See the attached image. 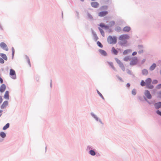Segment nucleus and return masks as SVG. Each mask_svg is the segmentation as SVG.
Masks as SVG:
<instances>
[{"label":"nucleus","instance_id":"obj_1","mask_svg":"<svg viewBox=\"0 0 161 161\" xmlns=\"http://www.w3.org/2000/svg\"><path fill=\"white\" fill-rule=\"evenodd\" d=\"M129 36L125 34L120 36L119 37V39L121 41V44H123L127 43L126 40L129 39Z\"/></svg>","mask_w":161,"mask_h":161},{"label":"nucleus","instance_id":"obj_2","mask_svg":"<svg viewBox=\"0 0 161 161\" xmlns=\"http://www.w3.org/2000/svg\"><path fill=\"white\" fill-rule=\"evenodd\" d=\"M117 38L115 36H109L107 39V41L110 44H115L117 42Z\"/></svg>","mask_w":161,"mask_h":161},{"label":"nucleus","instance_id":"obj_3","mask_svg":"<svg viewBox=\"0 0 161 161\" xmlns=\"http://www.w3.org/2000/svg\"><path fill=\"white\" fill-rule=\"evenodd\" d=\"M152 80L150 78H148L146 80V84L147 87L149 89H152L153 88V85H151Z\"/></svg>","mask_w":161,"mask_h":161},{"label":"nucleus","instance_id":"obj_4","mask_svg":"<svg viewBox=\"0 0 161 161\" xmlns=\"http://www.w3.org/2000/svg\"><path fill=\"white\" fill-rule=\"evenodd\" d=\"M115 60L116 62L119 65V67L121 68L122 70L124 71L125 70V68L123 64L120 60L117 58H115Z\"/></svg>","mask_w":161,"mask_h":161},{"label":"nucleus","instance_id":"obj_5","mask_svg":"<svg viewBox=\"0 0 161 161\" xmlns=\"http://www.w3.org/2000/svg\"><path fill=\"white\" fill-rule=\"evenodd\" d=\"M9 74L12 79H15L16 78V74L15 71L14 69H10Z\"/></svg>","mask_w":161,"mask_h":161},{"label":"nucleus","instance_id":"obj_6","mask_svg":"<svg viewBox=\"0 0 161 161\" xmlns=\"http://www.w3.org/2000/svg\"><path fill=\"white\" fill-rule=\"evenodd\" d=\"M138 62L137 58L136 57H134L130 61V65H136Z\"/></svg>","mask_w":161,"mask_h":161},{"label":"nucleus","instance_id":"obj_7","mask_svg":"<svg viewBox=\"0 0 161 161\" xmlns=\"http://www.w3.org/2000/svg\"><path fill=\"white\" fill-rule=\"evenodd\" d=\"M145 95L149 99H150L152 98V96L151 94H150L149 92L147 90H146L144 93Z\"/></svg>","mask_w":161,"mask_h":161},{"label":"nucleus","instance_id":"obj_8","mask_svg":"<svg viewBox=\"0 0 161 161\" xmlns=\"http://www.w3.org/2000/svg\"><path fill=\"white\" fill-rule=\"evenodd\" d=\"M108 13L107 11H101L98 13V15L101 17H103L107 14Z\"/></svg>","mask_w":161,"mask_h":161},{"label":"nucleus","instance_id":"obj_9","mask_svg":"<svg viewBox=\"0 0 161 161\" xmlns=\"http://www.w3.org/2000/svg\"><path fill=\"white\" fill-rule=\"evenodd\" d=\"M0 45L1 47L6 51H8V48L7 47L6 45L4 42H1Z\"/></svg>","mask_w":161,"mask_h":161},{"label":"nucleus","instance_id":"obj_10","mask_svg":"<svg viewBox=\"0 0 161 161\" xmlns=\"http://www.w3.org/2000/svg\"><path fill=\"white\" fill-rule=\"evenodd\" d=\"M91 6L93 8H97L99 6V4L97 2H92L91 3Z\"/></svg>","mask_w":161,"mask_h":161},{"label":"nucleus","instance_id":"obj_11","mask_svg":"<svg viewBox=\"0 0 161 161\" xmlns=\"http://www.w3.org/2000/svg\"><path fill=\"white\" fill-rule=\"evenodd\" d=\"M8 102L7 101H5L3 103L1 106V108L2 109H3L5 108L8 105Z\"/></svg>","mask_w":161,"mask_h":161},{"label":"nucleus","instance_id":"obj_12","mask_svg":"<svg viewBox=\"0 0 161 161\" xmlns=\"http://www.w3.org/2000/svg\"><path fill=\"white\" fill-rule=\"evenodd\" d=\"M6 89V86L5 84H2L0 88V91L3 92Z\"/></svg>","mask_w":161,"mask_h":161},{"label":"nucleus","instance_id":"obj_13","mask_svg":"<svg viewBox=\"0 0 161 161\" xmlns=\"http://www.w3.org/2000/svg\"><path fill=\"white\" fill-rule=\"evenodd\" d=\"M99 52L101 55L103 56H106L107 55V53L104 50L102 49H99Z\"/></svg>","mask_w":161,"mask_h":161},{"label":"nucleus","instance_id":"obj_14","mask_svg":"<svg viewBox=\"0 0 161 161\" xmlns=\"http://www.w3.org/2000/svg\"><path fill=\"white\" fill-rule=\"evenodd\" d=\"M154 105L155 108L157 109L160 108L161 106V102H159L155 103Z\"/></svg>","mask_w":161,"mask_h":161},{"label":"nucleus","instance_id":"obj_15","mask_svg":"<svg viewBox=\"0 0 161 161\" xmlns=\"http://www.w3.org/2000/svg\"><path fill=\"white\" fill-rule=\"evenodd\" d=\"M130 30V28L129 26H125L123 29V31L125 32H128Z\"/></svg>","mask_w":161,"mask_h":161},{"label":"nucleus","instance_id":"obj_16","mask_svg":"<svg viewBox=\"0 0 161 161\" xmlns=\"http://www.w3.org/2000/svg\"><path fill=\"white\" fill-rule=\"evenodd\" d=\"M4 98L7 99H9V92L8 91H6L4 95Z\"/></svg>","mask_w":161,"mask_h":161},{"label":"nucleus","instance_id":"obj_17","mask_svg":"<svg viewBox=\"0 0 161 161\" xmlns=\"http://www.w3.org/2000/svg\"><path fill=\"white\" fill-rule=\"evenodd\" d=\"M0 55L5 60H7L8 58H7V57L6 55V54H4V53H0Z\"/></svg>","mask_w":161,"mask_h":161},{"label":"nucleus","instance_id":"obj_18","mask_svg":"<svg viewBox=\"0 0 161 161\" xmlns=\"http://www.w3.org/2000/svg\"><path fill=\"white\" fill-rule=\"evenodd\" d=\"M112 51L115 55H117L118 53V51L114 47H113L112 48Z\"/></svg>","mask_w":161,"mask_h":161},{"label":"nucleus","instance_id":"obj_19","mask_svg":"<svg viewBox=\"0 0 161 161\" xmlns=\"http://www.w3.org/2000/svg\"><path fill=\"white\" fill-rule=\"evenodd\" d=\"M156 67V64H153L150 67L149 69L150 70H154Z\"/></svg>","mask_w":161,"mask_h":161},{"label":"nucleus","instance_id":"obj_20","mask_svg":"<svg viewBox=\"0 0 161 161\" xmlns=\"http://www.w3.org/2000/svg\"><path fill=\"white\" fill-rule=\"evenodd\" d=\"M100 26L102 28H104L106 29H108V26L107 25H105L103 23H101L100 25Z\"/></svg>","mask_w":161,"mask_h":161},{"label":"nucleus","instance_id":"obj_21","mask_svg":"<svg viewBox=\"0 0 161 161\" xmlns=\"http://www.w3.org/2000/svg\"><path fill=\"white\" fill-rule=\"evenodd\" d=\"M0 136L2 138H4L6 136V134L3 132H1L0 133Z\"/></svg>","mask_w":161,"mask_h":161},{"label":"nucleus","instance_id":"obj_22","mask_svg":"<svg viewBox=\"0 0 161 161\" xmlns=\"http://www.w3.org/2000/svg\"><path fill=\"white\" fill-rule=\"evenodd\" d=\"M9 123H7V124L5 126H4L3 128V130H6L7 128H9Z\"/></svg>","mask_w":161,"mask_h":161},{"label":"nucleus","instance_id":"obj_23","mask_svg":"<svg viewBox=\"0 0 161 161\" xmlns=\"http://www.w3.org/2000/svg\"><path fill=\"white\" fill-rule=\"evenodd\" d=\"M142 47H143L142 46L140 45L138 46L139 48L140 49V50L138 51L139 53H141L143 52V51L142 50Z\"/></svg>","mask_w":161,"mask_h":161},{"label":"nucleus","instance_id":"obj_24","mask_svg":"<svg viewBox=\"0 0 161 161\" xmlns=\"http://www.w3.org/2000/svg\"><path fill=\"white\" fill-rule=\"evenodd\" d=\"M142 73L143 75H147L148 74V71L146 69H144L142 71Z\"/></svg>","mask_w":161,"mask_h":161},{"label":"nucleus","instance_id":"obj_25","mask_svg":"<svg viewBox=\"0 0 161 161\" xmlns=\"http://www.w3.org/2000/svg\"><path fill=\"white\" fill-rule=\"evenodd\" d=\"M114 21H111L109 23V27H112V26L114 25Z\"/></svg>","mask_w":161,"mask_h":161},{"label":"nucleus","instance_id":"obj_26","mask_svg":"<svg viewBox=\"0 0 161 161\" xmlns=\"http://www.w3.org/2000/svg\"><path fill=\"white\" fill-rule=\"evenodd\" d=\"M131 51V50L130 49L126 50L124 51L123 53L125 55L127 54L128 52H130Z\"/></svg>","mask_w":161,"mask_h":161},{"label":"nucleus","instance_id":"obj_27","mask_svg":"<svg viewBox=\"0 0 161 161\" xmlns=\"http://www.w3.org/2000/svg\"><path fill=\"white\" fill-rule=\"evenodd\" d=\"M90 154L94 156L95 155V152L92 150H91L89 152Z\"/></svg>","mask_w":161,"mask_h":161},{"label":"nucleus","instance_id":"obj_28","mask_svg":"<svg viewBox=\"0 0 161 161\" xmlns=\"http://www.w3.org/2000/svg\"><path fill=\"white\" fill-rule=\"evenodd\" d=\"M141 85L142 86H144L146 85V82H145L143 80H142L141 83Z\"/></svg>","mask_w":161,"mask_h":161},{"label":"nucleus","instance_id":"obj_29","mask_svg":"<svg viewBox=\"0 0 161 161\" xmlns=\"http://www.w3.org/2000/svg\"><path fill=\"white\" fill-rule=\"evenodd\" d=\"M26 62L29 65V67H30L31 66V63H30V59L29 58H27V59H26Z\"/></svg>","mask_w":161,"mask_h":161},{"label":"nucleus","instance_id":"obj_30","mask_svg":"<svg viewBox=\"0 0 161 161\" xmlns=\"http://www.w3.org/2000/svg\"><path fill=\"white\" fill-rule=\"evenodd\" d=\"M97 44L98 46L102 48L103 47V46L102 44L99 42L98 41L97 42Z\"/></svg>","mask_w":161,"mask_h":161},{"label":"nucleus","instance_id":"obj_31","mask_svg":"<svg viewBox=\"0 0 161 161\" xmlns=\"http://www.w3.org/2000/svg\"><path fill=\"white\" fill-rule=\"evenodd\" d=\"M130 60V58L129 57H126L124 58V60L125 61H128Z\"/></svg>","mask_w":161,"mask_h":161},{"label":"nucleus","instance_id":"obj_32","mask_svg":"<svg viewBox=\"0 0 161 161\" xmlns=\"http://www.w3.org/2000/svg\"><path fill=\"white\" fill-rule=\"evenodd\" d=\"M99 29L101 34L103 36L104 34V32L103 31V30L101 29L100 28H99Z\"/></svg>","mask_w":161,"mask_h":161},{"label":"nucleus","instance_id":"obj_33","mask_svg":"<svg viewBox=\"0 0 161 161\" xmlns=\"http://www.w3.org/2000/svg\"><path fill=\"white\" fill-rule=\"evenodd\" d=\"M107 8H108L107 6H103L102 7L100 8V9L101 10H103L104 9H107Z\"/></svg>","mask_w":161,"mask_h":161},{"label":"nucleus","instance_id":"obj_34","mask_svg":"<svg viewBox=\"0 0 161 161\" xmlns=\"http://www.w3.org/2000/svg\"><path fill=\"white\" fill-rule=\"evenodd\" d=\"M132 93L133 95H135L136 94V91L135 89H133L132 91Z\"/></svg>","mask_w":161,"mask_h":161},{"label":"nucleus","instance_id":"obj_35","mask_svg":"<svg viewBox=\"0 0 161 161\" xmlns=\"http://www.w3.org/2000/svg\"><path fill=\"white\" fill-rule=\"evenodd\" d=\"M97 92L98 94L99 95V96L103 99H104V98L103 96L98 91H97Z\"/></svg>","mask_w":161,"mask_h":161},{"label":"nucleus","instance_id":"obj_36","mask_svg":"<svg viewBox=\"0 0 161 161\" xmlns=\"http://www.w3.org/2000/svg\"><path fill=\"white\" fill-rule=\"evenodd\" d=\"M4 60L3 59L1 58H0V63L2 64H3L4 63Z\"/></svg>","mask_w":161,"mask_h":161},{"label":"nucleus","instance_id":"obj_37","mask_svg":"<svg viewBox=\"0 0 161 161\" xmlns=\"http://www.w3.org/2000/svg\"><path fill=\"white\" fill-rule=\"evenodd\" d=\"M158 83V81L156 80H153V83L156 84Z\"/></svg>","mask_w":161,"mask_h":161},{"label":"nucleus","instance_id":"obj_38","mask_svg":"<svg viewBox=\"0 0 161 161\" xmlns=\"http://www.w3.org/2000/svg\"><path fill=\"white\" fill-rule=\"evenodd\" d=\"M156 113L158 114L161 116V112L159 110H158L157 111Z\"/></svg>","mask_w":161,"mask_h":161},{"label":"nucleus","instance_id":"obj_39","mask_svg":"<svg viewBox=\"0 0 161 161\" xmlns=\"http://www.w3.org/2000/svg\"><path fill=\"white\" fill-rule=\"evenodd\" d=\"M157 88L158 89H159L160 88H161V84H160L158 85L157 86Z\"/></svg>","mask_w":161,"mask_h":161},{"label":"nucleus","instance_id":"obj_40","mask_svg":"<svg viewBox=\"0 0 161 161\" xmlns=\"http://www.w3.org/2000/svg\"><path fill=\"white\" fill-rule=\"evenodd\" d=\"M158 94V97H159V98H161V92H159Z\"/></svg>","mask_w":161,"mask_h":161},{"label":"nucleus","instance_id":"obj_41","mask_svg":"<svg viewBox=\"0 0 161 161\" xmlns=\"http://www.w3.org/2000/svg\"><path fill=\"white\" fill-rule=\"evenodd\" d=\"M137 54V53L136 52H134L132 54V55L133 56H135V55H136V54Z\"/></svg>","mask_w":161,"mask_h":161},{"label":"nucleus","instance_id":"obj_42","mask_svg":"<svg viewBox=\"0 0 161 161\" xmlns=\"http://www.w3.org/2000/svg\"><path fill=\"white\" fill-rule=\"evenodd\" d=\"M88 17L89 18H90V19H92V16L91 15L88 14Z\"/></svg>","mask_w":161,"mask_h":161},{"label":"nucleus","instance_id":"obj_43","mask_svg":"<svg viewBox=\"0 0 161 161\" xmlns=\"http://www.w3.org/2000/svg\"><path fill=\"white\" fill-rule=\"evenodd\" d=\"M3 101V99L0 96V103H1Z\"/></svg>","mask_w":161,"mask_h":161},{"label":"nucleus","instance_id":"obj_44","mask_svg":"<svg viewBox=\"0 0 161 161\" xmlns=\"http://www.w3.org/2000/svg\"><path fill=\"white\" fill-rule=\"evenodd\" d=\"M0 81L1 83H3V79L1 77H0Z\"/></svg>","mask_w":161,"mask_h":161},{"label":"nucleus","instance_id":"obj_45","mask_svg":"<svg viewBox=\"0 0 161 161\" xmlns=\"http://www.w3.org/2000/svg\"><path fill=\"white\" fill-rule=\"evenodd\" d=\"M130 83H128L127 85H126V86L127 87H130Z\"/></svg>","mask_w":161,"mask_h":161},{"label":"nucleus","instance_id":"obj_46","mask_svg":"<svg viewBox=\"0 0 161 161\" xmlns=\"http://www.w3.org/2000/svg\"><path fill=\"white\" fill-rule=\"evenodd\" d=\"M14 49L12 50V56H13L14 55Z\"/></svg>","mask_w":161,"mask_h":161},{"label":"nucleus","instance_id":"obj_47","mask_svg":"<svg viewBox=\"0 0 161 161\" xmlns=\"http://www.w3.org/2000/svg\"><path fill=\"white\" fill-rule=\"evenodd\" d=\"M2 112V110H0V113H1Z\"/></svg>","mask_w":161,"mask_h":161},{"label":"nucleus","instance_id":"obj_48","mask_svg":"<svg viewBox=\"0 0 161 161\" xmlns=\"http://www.w3.org/2000/svg\"><path fill=\"white\" fill-rule=\"evenodd\" d=\"M81 1H84V0H80Z\"/></svg>","mask_w":161,"mask_h":161},{"label":"nucleus","instance_id":"obj_49","mask_svg":"<svg viewBox=\"0 0 161 161\" xmlns=\"http://www.w3.org/2000/svg\"><path fill=\"white\" fill-rule=\"evenodd\" d=\"M160 73L161 74V70L160 71Z\"/></svg>","mask_w":161,"mask_h":161},{"label":"nucleus","instance_id":"obj_50","mask_svg":"<svg viewBox=\"0 0 161 161\" xmlns=\"http://www.w3.org/2000/svg\"><path fill=\"white\" fill-rule=\"evenodd\" d=\"M1 114L0 115V116H1Z\"/></svg>","mask_w":161,"mask_h":161}]
</instances>
